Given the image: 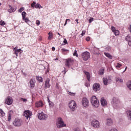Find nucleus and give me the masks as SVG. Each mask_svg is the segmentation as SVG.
<instances>
[{"mask_svg":"<svg viewBox=\"0 0 131 131\" xmlns=\"http://www.w3.org/2000/svg\"><path fill=\"white\" fill-rule=\"evenodd\" d=\"M91 102L92 105L95 108H98L100 105L99 103V100H98V99H97V97H96L95 96L91 97Z\"/></svg>","mask_w":131,"mask_h":131,"instance_id":"f257e3e1","label":"nucleus"},{"mask_svg":"<svg viewBox=\"0 0 131 131\" xmlns=\"http://www.w3.org/2000/svg\"><path fill=\"white\" fill-rule=\"evenodd\" d=\"M13 125L16 127H20L23 124V121L19 118H16L13 122Z\"/></svg>","mask_w":131,"mask_h":131,"instance_id":"f03ea898","label":"nucleus"},{"mask_svg":"<svg viewBox=\"0 0 131 131\" xmlns=\"http://www.w3.org/2000/svg\"><path fill=\"white\" fill-rule=\"evenodd\" d=\"M56 125L58 128H60V127H64V126H66V124L64 123L63 119H62L61 117H58L57 119Z\"/></svg>","mask_w":131,"mask_h":131,"instance_id":"7ed1b4c3","label":"nucleus"},{"mask_svg":"<svg viewBox=\"0 0 131 131\" xmlns=\"http://www.w3.org/2000/svg\"><path fill=\"white\" fill-rule=\"evenodd\" d=\"M120 104V102L119 101V99H118V98L114 97L113 99V106L114 108H119Z\"/></svg>","mask_w":131,"mask_h":131,"instance_id":"20e7f679","label":"nucleus"},{"mask_svg":"<svg viewBox=\"0 0 131 131\" xmlns=\"http://www.w3.org/2000/svg\"><path fill=\"white\" fill-rule=\"evenodd\" d=\"M81 56L83 61H88L91 58V54L88 51L82 53Z\"/></svg>","mask_w":131,"mask_h":131,"instance_id":"39448f33","label":"nucleus"},{"mask_svg":"<svg viewBox=\"0 0 131 131\" xmlns=\"http://www.w3.org/2000/svg\"><path fill=\"white\" fill-rule=\"evenodd\" d=\"M69 107L72 111H74V110H75V108H76V103L74 100L70 101L69 103Z\"/></svg>","mask_w":131,"mask_h":131,"instance_id":"423d86ee","label":"nucleus"},{"mask_svg":"<svg viewBox=\"0 0 131 131\" xmlns=\"http://www.w3.org/2000/svg\"><path fill=\"white\" fill-rule=\"evenodd\" d=\"M38 118L40 119V120H46L48 119V115L41 112L38 114Z\"/></svg>","mask_w":131,"mask_h":131,"instance_id":"0eeeda50","label":"nucleus"},{"mask_svg":"<svg viewBox=\"0 0 131 131\" xmlns=\"http://www.w3.org/2000/svg\"><path fill=\"white\" fill-rule=\"evenodd\" d=\"M91 125H92L93 127L99 128V127H100V122H99L97 120H93L91 122Z\"/></svg>","mask_w":131,"mask_h":131,"instance_id":"6e6552de","label":"nucleus"},{"mask_svg":"<svg viewBox=\"0 0 131 131\" xmlns=\"http://www.w3.org/2000/svg\"><path fill=\"white\" fill-rule=\"evenodd\" d=\"M82 104L83 107H89L90 106V103L88 98L84 97L82 100Z\"/></svg>","mask_w":131,"mask_h":131,"instance_id":"1a4fd4ad","label":"nucleus"},{"mask_svg":"<svg viewBox=\"0 0 131 131\" xmlns=\"http://www.w3.org/2000/svg\"><path fill=\"white\" fill-rule=\"evenodd\" d=\"M31 115H32V113L30 111H26L24 114V116L27 120H28V119H30V116H31Z\"/></svg>","mask_w":131,"mask_h":131,"instance_id":"9d476101","label":"nucleus"},{"mask_svg":"<svg viewBox=\"0 0 131 131\" xmlns=\"http://www.w3.org/2000/svg\"><path fill=\"white\" fill-rule=\"evenodd\" d=\"M5 103L7 105H12V104H13V98L10 96L7 97L5 99Z\"/></svg>","mask_w":131,"mask_h":131,"instance_id":"9b49d317","label":"nucleus"},{"mask_svg":"<svg viewBox=\"0 0 131 131\" xmlns=\"http://www.w3.org/2000/svg\"><path fill=\"white\" fill-rule=\"evenodd\" d=\"M105 124L107 126H111V125L113 124V120H112V119H111V118H106Z\"/></svg>","mask_w":131,"mask_h":131,"instance_id":"f8f14e48","label":"nucleus"},{"mask_svg":"<svg viewBox=\"0 0 131 131\" xmlns=\"http://www.w3.org/2000/svg\"><path fill=\"white\" fill-rule=\"evenodd\" d=\"M73 64V60L70 58L66 59V66L69 67L70 66Z\"/></svg>","mask_w":131,"mask_h":131,"instance_id":"ddd939ff","label":"nucleus"},{"mask_svg":"<svg viewBox=\"0 0 131 131\" xmlns=\"http://www.w3.org/2000/svg\"><path fill=\"white\" fill-rule=\"evenodd\" d=\"M93 90L95 91V92H97V91H99L100 90V84L98 83H95L93 85Z\"/></svg>","mask_w":131,"mask_h":131,"instance_id":"4468645a","label":"nucleus"},{"mask_svg":"<svg viewBox=\"0 0 131 131\" xmlns=\"http://www.w3.org/2000/svg\"><path fill=\"white\" fill-rule=\"evenodd\" d=\"M111 30L115 35H119V31H118V30H116L115 27L112 26Z\"/></svg>","mask_w":131,"mask_h":131,"instance_id":"2eb2a0df","label":"nucleus"},{"mask_svg":"<svg viewBox=\"0 0 131 131\" xmlns=\"http://www.w3.org/2000/svg\"><path fill=\"white\" fill-rule=\"evenodd\" d=\"M101 106L103 107H105V106H107V101L104 98H102L100 100Z\"/></svg>","mask_w":131,"mask_h":131,"instance_id":"dca6fc26","label":"nucleus"},{"mask_svg":"<svg viewBox=\"0 0 131 131\" xmlns=\"http://www.w3.org/2000/svg\"><path fill=\"white\" fill-rule=\"evenodd\" d=\"M51 86V84H50V79L47 78L45 81V88L46 89H48Z\"/></svg>","mask_w":131,"mask_h":131,"instance_id":"f3484780","label":"nucleus"},{"mask_svg":"<svg viewBox=\"0 0 131 131\" xmlns=\"http://www.w3.org/2000/svg\"><path fill=\"white\" fill-rule=\"evenodd\" d=\"M15 11H16V8L14 9L11 5L9 6L8 12L9 13H13V12H15Z\"/></svg>","mask_w":131,"mask_h":131,"instance_id":"a211bd4d","label":"nucleus"},{"mask_svg":"<svg viewBox=\"0 0 131 131\" xmlns=\"http://www.w3.org/2000/svg\"><path fill=\"white\" fill-rule=\"evenodd\" d=\"M30 83L31 87L34 88L35 83V82L34 81V79H31V80H30Z\"/></svg>","mask_w":131,"mask_h":131,"instance_id":"6ab92c4d","label":"nucleus"},{"mask_svg":"<svg viewBox=\"0 0 131 131\" xmlns=\"http://www.w3.org/2000/svg\"><path fill=\"white\" fill-rule=\"evenodd\" d=\"M43 105V104L41 101H39L38 102L36 103V107H37V108H38V107H42Z\"/></svg>","mask_w":131,"mask_h":131,"instance_id":"aec40b11","label":"nucleus"},{"mask_svg":"<svg viewBox=\"0 0 131 131\" xmlns=\"http://www.w3.org/2000/svg\"><path fill=\"white\" fill-rule=\"evenodd\" d=\"M86 76H87V79L88 80H89V81H90V78H91V75L90 74V73H89L88 72H85L84 71Z\"/></svg>","mask_w":131,"mask_h":131,"instance_id":"412c9836","label":"nucleus"},{"mask_svg":"<svg viewBox=\"0 0 131 131\" xmlns=\"http://www.w3.org/2000/svg\"><path fill=\"white\" fill-rule=\"evenodd\" d=\"M11 113H13L12 111H10L9 113H8L9 116H8V121H11V116H12V115H11Z\"/></svg>","mask_w":131,"mask_h":131,"instance_id":"4be33fe9","label":"nucleus"},{"mask_svg":"<svg viewBox=\"0 0 131 131\" xmlns=\"http://www.w3.org/2000/svg\"><path fill=\"white\" fill-rule=\"evenodd\" d=\"M103 81L104 85H108V79H107V78H103Z\"/></svg>","mask_w":131,"mask_h":131,"instance_id":"5701e85b","label":"nucleus"},{"mask_svg":"<svg viewBox=\"0 0 131 131\" xmlns=\"http://www.w3.org/2000/svg\"><path fill=\"white\" fill-rule=\"evenodd\" d=\"M127 88L131 91V81H128L126 83Z\"/></svg>","mask_w":131,"mask_h":131,"instance_id":"b1692460","label":"nucleus"},{"mask_svg":"<svg viewBox=\"0 0 131 131\" xmlns=\"http://www.w3.org/2000/svg\"><path fill=\"white\" fill-rule=\"evenodd\" d=\"M104 55L107 57V58H109V59H112L113 57L110 55V54L108 53H104Z\"/></svg>","mask_w":131,"mask_h":131,"instance_id":"393cba45","label":"nucleus"},{"mask_svg":"<svg viewBox=\"0 0 131 131\" xmlns=\"http://www.w3.org/2000/svg\"><path fill=\"white\" fill-rule=\"evenodd\" d=\"M35 8L36 9H41L42 8V6H41V5H40L39 4L37 3L35 6Z\"/></svg>","mask_w":131,"mask_h":131,"instance_id":"a878e982","label":"nucleus"},{"mask_svg":"<svg viewBox=\"0 0 131 131\" xmlns=\"http://www.w3.org/2000/svg\"><path fill=\"white\" fill-rule=\"evenodd\" d=\"M49 37H48V39L49 40H51L52 39V37H53V33H51V32H50L49 33Z\"/></svg>","mask_w":131,"mask_h":131,"instance_id":"bb28decb","label":"nucleus"},{"mask_svg":"<svg viewBox=\"0 0 131 131\" xmlns=\"http://www.w3.org/2000/svg\"><path fill=\"white\" fill-rule=\"evenodd\" d=\"M125 40H126V41H127L128 42L129 41H130V40H131V37L129 35H127L125 37Z\"/></svg>","mask_w":131,"mask_h":131,"instance_id":"cd10ccee","label":"nucleus"},{"mask_svg":"<svg viewBox=\"0 0 131 131\" xmlns=\"http://www.w3.org/2000/svg\"><path fill=\"white\" fill-rule=\"evenodd\" d=\"M36 77L38 81H39L40 82H42V77L38 76H36Z\"/></svg>","mask_w":131,"mask_h":131,"instance_id":"c85d7f7f","label":"nucleus"},{"mask_svg":"<svg viewBox=\"0 0 131 131\" xmlns=\"http://www.w3.org/2000/svg\"><path fill=\"white\" fill-rule=\"evenodd\" d=\"M22 17H23V19H25V15H26V12H25V11H24L22 13Z\"/></svg>","mask_w":131,"mask_h":131,"instance_id":"c756f323","label":"nucleus"},{"mask_svg":"<svg viewBox=\"0 0 131 131\" xmlns=\"http://www.w3.org/2000/svg\"><path fill=\"white\" fill-rule=\"evenodd\" d=\"M104 69L100 70L99 71V74H100V75H103V74H104Z\"/></svg>","mask_w":131,"mask_h":131,"instance_id":"7c9ffc66","label":"nucleus"},{"mask_svg":"<svg viewBox=\"0 0 131 131\" xmlns=\"http://www.w3.org/2000/svg\"><path fill=\"white\" fill-rule=\"evenodd\" d=\"M25 20L26 23H27L28 24V23H29V22H30V20H29V19H28V18H25Z\"/></svg>","mask_w":131,"mask_h":131,"instance_id":"2f4dec72","label":"nucleus"},{"mask_svg":"<svg viewBox=\"0 0 131 131\" xmlns=\"http://www.w3.org/2000/svg\"><path fill=\"white\" fill-rule=\"evenodd\" d=\"M73 55L74 56H76V57H78V55L77 54V51L75 50Z\"/></svg>","mask_w":131,"mask_h":131,"instance_id":"473e14b6","label":"nucleus"},{"mask_svg":"<svg viewBox=\"0 0 131 131\" xmlns=\"http://www.w3.org/2000/svg\"><path fill=\"white\" fill-rule=\"evenodd\" d=\"M121 66H122V64H119V63H117V66H116V68H120V67H121Z\"/></svg>","mask_w":131,"mask_h":131,"instance_id":"72a5a7b5","label":"nucleus"},{"mask_svg":"<svg viewBox=\"0 0 131 131\" xmlns=\"http://www.w3.org/2000/svg\"><path fill=\"white\" fill-rule=\"evenodd\" d=\"M24 7H21V8H20L19 9L18 12H19V13H21V12H22L23 11H24Z\"/></svg>","mask_w":131,"mask_h":131,"instance_id":"f704fd0d","label":"nucleus"},{"mask_svg":"<svg viewBox=\"0 0 131 131\" xmlns=\"http://www.w3.org/2000/svg\"><path fill=\"white\" fill-rule=\"evenodd\" d=\"M89 21V23H92V22L94 21V18L91 17Z\"/></svg>","mask_w":131,"mask_h":131,"instance_id":"c9c22d12","label":"nucleus"},{"mask_svg":"<svg viewBox=\"0 0 131 131\" xmlns=\"http://www.w3.org/2000/svg\"><path fill=\"white\" fill-rule=\"evenodd\" d=\"M20 100L24 102H27V99L26 98H20Z\"/></svg>","mask_w":131,"mask_h":131,"instance_id":"e433bc0d","label":"nucleus"},{"mask_svg":"<svg viewBox=\"0 0 131 131\" xmlns=\"http://www.w3.org/2000/svg\"><path fill=\"white\" fill-rule=\"evenodd\" d=\"M36 24H37V25H38V26L40 24V21L38 20H37L36 21Z\"/></svg>","mask_w":131,"mask_h":131,"instance_id":"4c0bfd02","label":"nucleus"},{"mask_svg":"<svg viewBox=\"0 0 131 131\" xmlns=\"http://www.w3.org/2000/svg\"><path fill=\"white\" fill-rule=\"evenodd\" d=\"M49 106L50 107H53V106H54V103L52 102H49Z\"/></svg>","mask_w":131,"mask_h":131,"instance_id":"58836bf2","label":"nucleus"},{"mask_svg":"<svg viewBox=\"0 0 131 131\" xmlns=\"http://www.w3.org/2000/svg\"><path fill=\"white\" fill-rule=\"evenodd\" d=\"M35 4H36V3L35 2H34L31 4L32 8H34V6H35Z\"/></svg>","mask_w":131,"mask_h":131,"instance_id":"ea45409f","label":"nucleus"},{"mask_svg":"<svg viewBox=\"0 0 131 131\" xmlns=\"http://www.w3.org/2000/svg\"><path fill=\"white\" fill-rule=\"evenodd\" d=\"M85 34V31H82V33L81 34V35L82 36H83Z\"/></svg>","mask_w":131,"mask_h":131,"instance_id":"a19ab883","label":"nucleus"},{"mask_svg":"<svg viewBox=\"0 0 131 131\" xmlns=\"http://www.w3.org/2000/svg\"><path fill=\"white\" fill-rule=\"evenodd\" d=\"M70 21V19H67L66 20V23H65V24H64V26H66V25H67V21Z\"/></svg>","mask_w":131,"mask_h":131,"instance_id":"79ce46f5","label":"nucleus"},{"mask_svg":"<svg viewBox=\"0 0 131 131\" xmlns=\"http://www.w3.org/2000/svg\"><path fill=\"white\" fill-rule=\"evenodd\" d=\"M70 94H69L70 95H71V96H75V93H71L70 92Z\"/></svg>","mask_w":131,"mask_h":131,"instance_id":"37998d69","label":"nucleus"},{"mask_svg":"<svg viewBox=\"0 0 131 131\" xmlns=\"http://www.w3.org/2000/svg\"><path fill=\"white\" fill-rule=\"evenodd\" d=\"M90 39H91L90 38V37H88L86 38V41H90Z\"/></svg>","mask_w":131,"mask_h":131,"instance_id":"c03bdc74","label":"nucleus"},{"mask_svg":"<svg viewBox=\"0 0 131 131\" xmlns=\"http://www.w3.org/2000/svg\"><path fill=\"white\" fill-rule=\"evenodd\" d=\"M63 42L65 44L68 43L67 40L66 39H64Z\"/></svg>","mask_w":131,"mask_h":131,"instance_id":"a18cd8bd","label":"nucleus"},{"mask_svg":"<svg viewBox=\"0 0 131 131\" xmlns=\"http://www.w3.org/2000/svg\"><path fill=\"white\" fill-rule=\"evenodd\" d=\"M61 50L62 51V52H68V50H66L64 48L62 49Z\"/></svg>","mask_w":131,"mask_h":131,"instance_id":"49530a36","label":"nucleus"},{"mask_svg":"<svg viewBox=\"0 0 131 131\" xmlns=\"http://www.w3.org/2000/svg\"><path fill=\"white\" fill-rule=\"evenodd\" d=\"M20 51H21V49L15 50V51H16V52L17 53H19Z\"/></svg>","mask_w":131,"mask_h":131,"instance_id":"de8ad7c7","label":"nucleus"},{"mask_svg":"<svg viewBox=\"0 0 131 131\" xmlns=\"http://www.w3.org/2000/svg\"><path fill=\"white\" fill-rule=\"evenodd\" d=\"M18 52H17L16 51H14V54H15V55H16V56L17 57H18Z\"/></svg>","mask_w":131,"mask_h":131,"instance_id":"09e8293b","label":"nucleus"},{"mask_svg":"<svg viewBox=\"0 0 131 131\" xmlns=\"http://www.w3.org/2000/svg\"><path fill=\"white\" fill-rule=\"evenodd\" d=\"M123 82V80L122 79H119V82Z\"/></svg>","mask_w":131,"mask_h":131,"instance_id":"8fccbe9b","label":"nucleus"},{"mask_svg":"<svg viewBox=\"0 0 131 131\" xmlns=\"http://www.w3.org/2000/svg\"><path fill=\"white\" fill-rule=\"evenodd\" d=\"M6 23H5V21H2V23H1V25L3 26L4 25H5Z\"/></svg>","mask_w":131,"mask_h":131,"instance_id":"3c124183","label":"nucleus"},{"mask_svg":"<svg viewBox=\"0 0 131 131\" xmlns=\"http://www.w3.org/2000/svg\"><path fill=\"white\" fill-rule=\"evenodd\" d=\"M119 79H120L119 78H115L116 81H117V82L119 81Z\"/></svg>","mask_w":131,"mask_h":131,"instance_id":"603ef678","label":"nucleus"},{"mask_svg":"<svg viewBox=\"0 0 131 131\" xmlns=\"http://www.w3.org/2000/svg\"><path fill=\"white\" fill-rule=\"evenodd\" d=\"M2 116H5V113L4 112V111H2V112L1 114Z\"/></svg>","mask_w":131,"mask_h":131,"instance_id":"864d4df0","label":"nucleus"},{"mask_svg":"<svg viewBox=\"0 0 131 131\" xmlns=\"http://www.w3.org/2000/svg\"><path fill=\"white\" fill-rule=\"evenodd\" d=\"M128 45L129 46V47H131V40L128 42Z\"/></svg>","mask_w":131,"mask_h":131,"instance_id":"5fc2aeb1","label":"nucleus"},{"mask_svg":"<svg viewBox=\"0 0 131 131\" xmlns=\"http://www.w3.org/2000/svg\"><path fill=\"white\" fill-rule=\"evenodd\" d=\"M48 101L49 103H51V101L50 100V99L49 98V96H48Z\"/></svg>","mask_w":131,"mask_h":131,"instance_id":"6e6d98bb","label":"nucleus"},{"mask_svg":"<svg viewBox=\"0 0 131 131\" xmlns=\"http://www.w3.org/2000/svg\"><path fill=\"white\" fill-rule=\"evenodd\" d=\"M56 89H59V84H58V83H56Z\"/></svg>","mask_w":131,"mask_h":131,"instance_id":"4d7b16f0","label":"nucleus"},{"mask_svg":"<svg viewBox=\"0 0 131 131\" xmlns=\"http://www.w3.org/2000/svg\"><path fill=\"white\" fill-rule=\"evenodd\" d=\"M52 51H55V50H56V48L55 47H52Z\"/></svg>","mask_w":131,"mask_h":131,"instance_id":"13d9d810","label":"nucleus"},{"mask_svg":"<svg viewBox=\"0 0 131 131\" xmlns=\"http://www.w3.org/2000/svg\"><path fill=\"white\" fill-rule=\"evenodd\" d=\"M126 69H127V67H126L125 70L123 72H125V71H126Z\"/></svg>","mask_w":131,"mask_h":131,"instance_id":"bf43d9fd","label":"nucleus"},{"mask_svg":"<svg viewBox=\"0 0 131 131\" xmlns=\"http://www.w3.org/2000/svg\"><path fill=\"white\" fill-rule=\"evenodd\" d=\"M13 49H14V52H16V50H17L16 48V47L14 48Z\"/></svg>","mask_w":131,"mask_h":131,"instance_id":"052dcab7","label":"nucleus"},{"mask_svg":"<svg viewBox=\"0 0 131 131\" xmlns=\"http://www.w3.org/2000/svg\"><path fill=\"white\" fill-rule=\"evenodd\" d=\"M2 112H3V110L0 109V113L1 114Z\"/></svg>","mask_w":131,"mask_h":131,"instance_id":"680f3d73","label":"nucleus"},{"mask_svg":"<svg viewBox=\"0 0 131 131\" xmlns=\"http://www.w3.org/2000/svg\"><path fill=\"white\" fill-rule=\"evenodd\" d=\"M76 21H77V23H78V19H76Z\"/></svg>","mask_w":131,"mask_h":131,"instance_id":"e2e57ef3","label":"nucleus"},{"mask_svg":"<svg viewBox=\"0 0 131 131\" xmlns=\"http://www.w3.org/2000/svg\"><path fill=\"white\" fill-rule=\"evenodd\" d=\"M58 35H60V33H58Z\"/></svg>","mask_w":131,"mask_h":131,"instance_id":"0e129e2a","label":"nucleus"},{"mask_svg":"<svg viewBox=\"0 0 131 131\" xmlns=\"http://www.w3.org/2000/svg\"><path fill=\"white\" fill-rule=\"evenodd\" d=\"M55 60H58V58H56V59H55Z\"/></svg>","mask_w":131,"mask_h":131,"instance_id":"69168bd1","label":"nucleus"},{"mask_svg":"<svg viewBox=\"0 0 131 131\" xmlns=\"http://www.w3.org/2000/svg\"><path fill=\"white\" fill-rule=\"evenodd\" d=\"M2 5V3H0V6H1Z\"/></svg>","mask_w":131,"mask_h":131,"instance_id":"338daca9","label":"nucleus"},{"mask_svg":"<svg viewBox=\"0 0 131 131\" xmlns=\"http://www.w3.org/2000/svg\"><path fill=\"white\" fill-rule=\"evenodd\" d=\"M15 48H16V49H17L18 47H16Z\"/></svg>","mask_w":131,"mask_h":131,"instance_id":"774afa93","label":"nucleus"}]
</instances>
